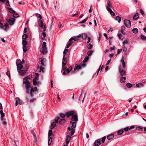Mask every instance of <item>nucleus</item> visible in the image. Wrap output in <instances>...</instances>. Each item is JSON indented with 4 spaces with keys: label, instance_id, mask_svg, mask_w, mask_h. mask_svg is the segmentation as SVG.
<instances>
[{
    "label": "nucleus",
    "instance_id": "59",
    "mask_svg": "<svg viewBox=\"0 0 146 146\" xmlns=\"http://www.w3.org/2000/svg\"><path fill=\"white\" fill-rule=\"evenodd\" d=\"M13 16L15 18L18 17H19V15L17 13H14V14L13 15Z\"/></svg>",
    "mask_w": 146,
    "mask_h": 146
},
{
    "label": "nucleus",
    "instance_id": "51",
    "mask_svg": "<svg viewBox=\"0 0 146 146\" xmlns=\"http://www.w3.org/2000/svg\"><path fill=\"white\" fill-rule=\"evenodd\" d=\"M37 82L36 80L35 79H33V84L34 86H36L37 85Z\"/></svg>",
    "mask_w": 146,
    "mask_h": 146
},
{
    "label": "nucleus",
    "instance_id": "40",
    "mask_svg": "<svg viewBox=\"0 0 146 146\" xmlns=\"http://www.w3.org/2000/svg\"><path fill=\"white\" fill-rule=\"evenodd\" d=\"M9 11L11 13H15V11L13 10L12 8H9Z\"/></svg>",
    "mask_w": 146,
    "mask_h": 146
},
{
    "label": "nucleus",
    "instance_id": "56",
    "mask_svg": "<svg viewBox=\"0 0 146 146\" xmlns=\"http://www.w3.org/2000/svg\"><path fill=\"white\" fill-rule=\"evenodd\" d=\"M106 139V137L104 136L102 138V143H104Z\"/></svg>",
    "mask_w": 146,
    "mask_h": 146
},
{
    "label": "nucleus",
    "instance_id": "1",
    "mask_svg": "<svg viewBox=\"0 0 146 146\" xmlns=\"http://www.w3.org/2000/svg\"><path fill=\"white\" fill-rule=\"evenodd\" d=\"M32 77V75H30L29 76L25 77L23 79V84H25V83H28L29 82V84H30V82L29 80H27V79H30Z\"/></svg>",
    "mask_w": 146,
    "mask_h": 146
},
{
    "label": "nucleus",
    "instance_id": "32",
    "mask_svg": "<svg viewBox=\"0 0 146 146\" xmlns=\"http://www.w3.org/2000/svg\"><path fill=\"white\" fill-rule=\"evenodd\" d=\"M28 37V35L26 34H24L22 36V38L24 40L26 39Z\"/></svg>",
    "mask_w": 146,
    "mask_h": 146
},
{
    "label": "nucleus",
    "instance_id": "24",
    "mask_svg": "<svg viewBox=\"0 0 146 146\" xmlns=\"http://www.w3.org/2000/svg\"><path fill=\"white\" fill-rule=\"evenodd\" d=\"M136 86L137 88H139L140 87H143L144 86V85L142 83H139L136 84Z\"/></svg>",
    "mask_w": 146,
    "mask_h": 146
},
{
    "label": "nucleus",
    "instance_id": "48",
    "mask_svg": "<svg viewBox=\"0 0 146 146\" xmlns=\"http://www.w3.org/2000/svg\"><path fill=\"white\" fill-rule=\"evenodd\" d=\"M35 79L38 80V73H36L35 75Z\"/></svg>",
    "mask_w": 146,
    "mask_h": 146
},
{
    "label": "nucleus",
    "instance_id": "36",
    "mask_svg": "<svg viewBox=\"0 0 146 146\" xmlns=\"http://www.w3.org/2000/svg\"><path fill=\"white\" fill-rule=\"evenodd\" d=\"M52 137H49L48 138V145H50L52 143Z\"/></svg>",
    "mask_w": 146,
    "mask_h": 146
},
{
    "label": "nucleus",
    "instance_id": "17",
    "mask_svg": "<svg viewBox=\"0 0 146 146\" xmlns=\"http://www.w3.org/2000/svg\"><path fill=\"white\" fill-rule=\"evenodd\" d=\"M126 79V78L124 77H121L120 79V82L121 83L123 82L124 83L125 82V80Z\"/></svg>",
    "mask_w": 146,
    "mask_h": 146
},
{
    "label": "nucleus",
    "instance_id": "37",
    "mask_svg": "<svg viewBox=\"0 0 146 146\" xmlns=\"http://www.w3.org/2000/svg\"><path fill=\"white\" fill-rule=\"evenodd\" d=\"M140 37L142 40H146V36L144 35H141Z\"/></svg>",
    "mask_w": 146,
    "mask_h": 146
},
{
    "label": "nucleus",
    "instance_id": "9",
    "mask_svg": "<svg viewBox=\"0 0 146 146\" xmlns=\"http://www.w3.org/2000/svg\"><path fill=\"white\" fill-rule=\"evenodd\" d=\"M74 114V112L73 111L70 112H67L66 113V115L68 117H69L73 115Z\"/></svg>",
    "mask_w": 146,
    "mask_h": 146
},
{
    "label": "nucleus",
    "instance_id": "19",
    "mask_svg": "<svg viewBox=\"0 0 146 146\" xmlns=\"http://www.w3.org/2000/svg\"><path fill=\"white\" fill-rule=\"evenodd\" d=\"M71 139V137L70 135H67L66 138V144H68Z\"/></svg>",
    "mask_w": 146,
    "mask_h": 146
},
{
    "label": "nucleus",
    "instance_id": "35",
    "mask_svg": "<svg viewBox=\"0 0 146 146\" xmlns=\"http://www.w3.org/2000/svg\"><path fill=\"white\" fill-rule=\"evenodd\" d=\"M56 126V124L55 123L53 122L51 125V129H53Z\"/></svg>",
    "mask_w": 146,
    "mask_h": 146
},
{
    "label": "nucleus",
    "instance_id": "62",
    "mask_svg": "<svg viewBox=\"0 0 146 146\" xmlns=\"http://www.w3.org/2000/svg\"><path fill=\"white\" fill-rule=\"evenodd\" d=\"M60 117L62 118H64L65 116V115L62 113H60Z\"/></svg>",
    "mask_w": 146,
    "mask_h": 146
},
{
    "label": "nucleus",
    "instance_id": "11",
    "mask_svg": "<svg viewBox=\"0 0 146 146\" xmlns=\"http://www.w3.org/2000/svg\"><path fill=\"white\" fill-rule=\"evenodd\" d=\"M16 64L17 66V70H20L22 69L23 66L22 64L20 63L18 64L17 63H16Z\"/></svg>",
    "mask_w": 146,
    "mask_h": 146
},
{
    "label": "nucleus",
    "instance_id": "29",
    "mask_svg": "<svg viewBox=\"0 0 146 146\" xmlns=\"http://www.w3.org/2000/svg\"><path fill=\"white\" fill-rule=\"evenodd\" d=\"M121 19V18L118 16H117L115 18L116 20L119 23H120Z\"/></svg>",
    "mask_w": 146,
    "mask_h": 146
},
{
    "label": "nucleus",
    "instance_id": "47",
    "mask_svg": "<svg viewBox=\"0 0 146 146\" xmlns=\"http://www.w3.org/2000/svg\"><path fill=\"white\" fill-rule=\"evenodd\" d=\"M44 59L43 58L41 59V64L43 66H45V65L44 64L45 62L44 61Z\"/></svg>",
    "mask_w": 146,
    "mask_h": 146
},
{
    "label": "nucleus",
    "instance_id": "30",
    "mask_svg": "<svg viewBox=\"0 0 146 146\" xmlns=\"http://www.w3.org/2000/svg\"><path fill=\"white\" fill-rule=\"evenodd\" d=\"M19 98L18 97H17L15 98L16 102L15 103V106H17L18 104V102H19Z\"/></svg>",
    "mask_w": 146,
    "mask_h": 146
},
{
    "label": "nucleus",
    "instance_id": "7",
    "mask_svg": "<svg viewBox=\"0 0 146 146\" xmlns=\"http://www.w3.org/2000/svg\"><path fill=\"white\" fill-rule=\"evenodd\" d=\"M101 144V139H99L96 141L94 143V146H99Z\"/></svg>",
    "mask_w": 146,
    "mask_h": 146
},
{
    "label": "nucleus",
    "instance_id": "33",
    "mask_svg": "<svg viewBox=\"0 0 146 146\" xmlns=\"http://www.w3.org/2000/svg\"><path fill=\"white\" fill-rule=\"evenodd\" d=\"M110 13V14L112 16H114L115 14L114 13L113 11L111 9H109L108 11Z\"/></svg>",
    "mask_w": 146,
    "mask_h": 146
},
{
    "label": "nucleus",
    "instance_id": "54",
    "mask_svg": "<svg viewBox=\"0 0 146 146\" xmlns=\"http://www.w3.org/2000/svg\"><path fill=\"white\" fill-rule=\"evenodd\" d=\"M88 19V17H87L86 18L84 19L83 20V21L80 23V24H82V23H85L86 21Z\"/></svg>",
    "mask_w": 146,
    "mask_h": 146
},
{
    "label": "nucleus",
    "instance_id": "43",
    "mask_svg": "<svg viewBox=\"0 0 146 146\" xmlns=\"http://www.w3.org/2000/svg\"><path fill=\"white\" fill-rule=\"evenodd\" d=\"M69 42L70 43H69L66 46V48H68L72 43V41L70 40V41Z\"/></svg>",
    "mask_w": 146,
    "mask_h": 146
},
{
    "label": "nucleus",
    "instance_id": "3",
    "mask_svg": "<svg viewBox=\"0 0 146 146\" xmlns=\"http://www.w3.org/2000/svg\"><path fill=\"white\" fill-rule=\"evenodd\" d=\"M66 69V68H64H64L63 70H64V72L63 73V74L64 75H66L69 73L72 70V67L70 66L68 68L66 69Z\"/></svg>",
    "mask_w": 146,
    "mask_h": 146
},
{
    "label": "nucleus",
    "instance_id": "2",
    "mask_svg": "<svg viewBox=\"0 0 146 146\" xmlns=\"http://www.w3.org/2000/svg\"><path fill=\"white\" fill-rule=\"evenodd\" d=\"M68 131L69 135L72 136L75 133V130L74 129L72 128V127H69L68 128Z\"/></svg>",
    "mask_w": 146,
    "mask_h": 146
},
{
    "label": "nucleus",
    "instance_id": "53",
    "mask_svg": "<svg viewBox=\"0 0 146 146\" xmlns=\"http://www.w3.org/2000/svg\"><path fill=\"white\" fill-rule=\"evenodd\" d=\"M68 50L67 49H65L64 50V51L63 52V54L64 55H66V54L68 52Z\"/></svg>",
    "mask_w": 146,
    "mask_h": 146
},
{
    "label": "nucleus",
    "instance_id": "49",
    "mask_svg": "<svg viewBox=\"0 0 146 146\" xmlns=\"http://www.w3.org/2000/svg\"><path fill=\"white\" fill-rule=\"evenodd\" d=\"M27 44V42L25 40H23L22 41V44L23 46L26 45Z\"/></svg>",
    "mask_w": 146,
    "mask_h": 146
},
{
    "label": "nucleus",
    "instance_id": "34",
    "mask_svg": "<svg viewBox=\"0 0 146 146\" xmlns=\"http://www.w3.org/2000/svg\"><path fill=\"white\" fill-rule=\"evenodd\" d=\"M132 31L134 33L136 34L138 32V29L136 28H134L133 29Z\"/></svg>",
    "mask_w": 146,
    "mask_h": 146
},
{
    "label": "nucleus",
    "instance_id": "45",
    "mask_svg": "<svg viewBox=\"0 0 146 146\" xmlns=\"http://www.w3.org/2000/svg\"><path fill=\"white\" fill-rule=\"evenodd\" d=\"M46 43L45 42H44L42 45V48H46Z\"/></svg>",
    "mask_w": 146,
    "mask_h": 146
},
{
    "label": "nucleus",
    "instance_id": "28",
    "mask_svg": "<svg viewBox=\"0 0 146 146\" xmlns=\"http://www.w3.org/2000/svg\"><path fill=\"white\" fill-rule=\"evenodd\" d=\"M87 37V35L85 33L82 34V37L83 39L85 40Z\"/></svg>",
    "mask_w": 146,
    "mask_h": 146
},
{
    "label": "nucleus",
    "instance_id": "8",
    "mask_svg": "<svg viewBox=\"0 0 146 146\" xmlns=\"http://www.w3.org/2000/svg\"><path fill=\"white\" fill-rule=\"evenodd\" d=\"M36 91L35 90V89L33 88H31L30 90V95L31 96L33 97V96L34 94H37Z\"/></svg>",
    "mask_w": 146,
    "mask_h": 146
},
{
    "label": "nucleus",
    "instance_id": "27",
    "mask_svg": "<svg viewBox=\"0 0 146 146\" xmlns=\"http://www.w3.org/2000/svg\"><path fill=\"white\" fill-rule=\"evenodd\" d=\"M65 122V120L64 119H62L59 120V123L60 124H62L64 123Z\"/></svg>",
    "mask_w": 146,
    "mask_h": 146
},
{
    "label": "nucleus",
    "instance_id": "5",
    "mask_svg": "<svg viewBox=\"0 0 146 146\" xmlns=\"http://www.w3.org/2000/svg\"><path fill=\"white\" fill-rule=\"evenodd\" d=\"M24 84H25V87L26 88V93L27 94H29L30 88L31 87L30 85V84H29L28 82V83H25Z\"/></svg>",
    "mask_w": 146,
    "mask_h": 146
},
{
    "label": "nucleus",
    "instance_id": "10",
    "mask_svg": "<svg viewBox=\"0 0 146 146\" xmlns=\"http://www.w3.org/2000/svg\"><path fill=\"white\" fill-rule=\"evenodd\" d=\"M71 119L72 121H77L78 120V119L76 114L73 115Z\"/></svg>",
    "mask_w": 146,
    "mask_h": 146
},
{
    "label": "nucleus",
    "instance_id": "21",
    "mask_svg": "<svg viewBox=\"0 0 146 146\" xmlns=\"http://www.w3.org/2000/svg\"><path fill=\"white\" fill-rule=\"evenodd\" d=\"M125 27L124 26H122L121 27V33L123 35H125V33H124L123 31L125 30Z\"/></svg>",
    "mask_w": 146,
    "mask_h": 146
},
{
    "label": "nucleus",
    "instance_id": "52",
    "mask_svg": "<svg viewBox=\"0 0 146 146\" xmlns=\"http://www.w3.org/2000/svg\"><path fill=\"white\" fill-rule=\"evenodd\" d=\"M93 53V51L92 50H90L87 52V55L88 56H91Z\"/></svg>",
    "mask_w": 146,
    "mask_h": 146
},
{
    "label": "nucleus",
    "instance_id": "6",
    "mask_svg": "<svg viewBox=\"0 0 146 146\" xmlns=\"http://www.w3.org/2000/svg\"><path fill=\"white\" fill-rule=\"evenodd\" d=\"M15 19L13 18H11L9 19L8 22L10 25H13L15 21Z\"/></svg>",
    "mask_w": 146,
    "mask_h": 146
},
{
    "label": "nucleus",
    "instance_id": "61",
    "mask_svg": "<svg viewBox=\"0 0 146 146\" xmlns=\"http://www.w3.org/2000/svg\"><path fill=\"white\" fill-rule=\"evenodd\" d=\"M19 104L21 105L23 104L24 103V102L23 101V100H21L20 98H19Z\"/></svg>",
    "mask_w": 146,
    "mask_h": 146
},
{
    "label": "nucleus",
    "instance_id": "26",
    "mask_svg": "<svg viewBox=\"0 0 146 146\" xmlns=\"http://www.w3.org/2000/svg\"><path fill=\"white\" fill-rule=\"evenodd\" d=\"M78 39L76 37H72L69 40V41H70V40L71 41V40H74L75 41H77L78 40Z\"/></svg>",
    "mask_w": 146,
    "mask_h": 146
},
{
    "label": "nucleus",
    "instance_id": "46",
    "mask_svg": "<svg viewBox=\"0 0 146 146\" xmlns=\"http://www.w3.org/2000/svg\"><path fill=\"white\" fill-rule=\"evenodd\" d=\"M126 86L128 88H131L132 87V85L130 83H127L126 84Z\"/></svg>",
    "mask_w": 146,
    "mask_h": 146
},
{
    "label": "nucleus",
    "instance_id": "41",
    "mask_svg": "<svg viewBox=\"0 0 146 146\" xmlns=\"http://www.w3.org/2000/svg\"><path fill=\"white\" fill-rule=\"evenodd\" d=\"M120 72V73L121 75L122 76H124L125 74V72L123 70H122Z\"/></svg>",
    "mask_w": 146,
    "mask_h": 146
},
{
    "label": "nucleus",
    "instance_id": "50",
    "mask_svg": "<svg viewBox=\"0 0 146 146\" xmlns=\"http://www.w3.org/2000/svg\"><path fill=\"white\" fill-rule=\"evenodd\" d=\"M104 65H102V66H101V65L98 70V73L99 72L100 70V71H101L102 70V69L104 68Z\"/></svg>",
    "mask_w": 146,
    "mask_h": 146
},
{
    "label": "nucleus",
    "instance_id": "63",
    "mask_svg": "<svg viewBox=\"0 0 146 146\" xmlns=\"http://www.w3.org/2000/svg\"><path fill=\"white\" fill-rule=\"evenodd\" d=\"M42 66H40V67L38 66V72H41L42 71Z\"/></svg>",
    "mask_w": 146,
    "mask_h": 146
},
{
    "label": "nucleus",
    "instance_id": "58",
    "mask_svg": "<svg viewBox=\"0 0 146 146\" xmlns=\"http://www.w3.org/2000/svg\"><path fill=\"white\" fill-rule=\"evenodd\" d=\"M31 133H32L34 136V137L35 138V139H36V136L35 134V133H34V131L33 130H31Z\"/></svg>",
    "mask_w": 146,
    "mask_h": 146
},
{
    "label": "nucleus",
    "instance_id": "20",
    "mask_svg": "<svg viewBox=\"0 0 146 146\" xmlns=\"http://www.w3.org/2000/svg\"><path fill=\"white\" fill-rule=\"evenodd\" d=\"M123 129H121L117 131V134L118 135H121L123 133Z\"/></svg>",
    "mask_w": 146,
    "mask_h": 146
},
{
    "label": "nucleus",
    "instance_id": "23",
    "mask_svg": "<svg viewBox=\"0 0 146 146\" xmlns=\"http://www.w3.org/2000/svg\"><path fill=\"white\" fill-rule=\"evenodd\" d=\"M67 60H62V67L64 68V66L66 64Z\"/></svg>",
    "mask_w": 146,
    "mask_h": 146
},
{
    "label": "nucleus",
    "instance_id": "18",
    "mask_svg": "<svg viewBox=\"0 0 146 146\" xmlns=\"http://www.w3.org/2000/svg\"><path fill=\"white\" fill-rule=\"evenodd\" d=\"M70 123L72 124V126L71 127H72V128L74 129L76 127V123L75 122H72V121H70Z\"/></svg>",
    "mask_w": 146,
    "mask_h": 146
},
{
    "label": "nucleus",
    "instance_id": "4",
    "mask_svg": "<svg viewBox=\"0 0 146 146\" xmlns=\"http://www.w3.org/2000/svg\"><path fill=\"white\" fill-rule=\"evenodd\" d=\"M124 23L125 25L128 28L131 27V22L128 20L125 19L124 21Z\"/></svg>",
    "mask_w": 146,
    "mask_h": 146
},
{
    "label": "nucleus",
    "instance_id": "38",
    "mask_svg": "<svg viewBox=\"0 0 146 146\" xmlns=\"http://www.w3.org/2000/svg\"><path fill=\"white\" fill-rule=\"evenodd\" d=\"M23 50L24 52H25L27 50L26 45H24L23 46Z\"/></svg>",
    "mask_w": 146,
    "mask_h": 146
},
{
    "label": "nucleus",
    "instance_id": "57",
    "mask_svg": "<svg viewBox=\"0 0 146 146\" xmlns=\"http://www.w3.org/2000/svg\"><path fill=\"white\" fill-rule=\"evenodd\" d=\"M60 118V117H56L55 120V121L56 123H58V120Z\"/></svg>",
    "mask_w": 146,
    "mask_h": 146
},
{
    "label": "nucleus",
    "instance_id": "39",
    "mask_svg": "<svg viewBox=\"0 0 146 146\" xmlns=\"http://www.w3.org/2000/svg\"><path fill=\"white\" fill-rule=\"evenodd\" d=\"M111 5L108 4L106 6V9L108 11L111 9Z\"/></svg>",
    "mask_w": 146,
    "mask_h": 146
},
{
    "label": "nucleus",
    "instance_id": "44",
    "mask_svg": "<svg viewBox=\"0 0 146 146\" xmlns=\"http://www.w3.org/2000/svg\"><path fill=\"white\" fill-rule=\"evenodd\" d=\"M92 46L93 45L91 44L90 43L87 46V48L89 49L90 50L92 48Z\"/></svg>",
    "mask_w": 146,
    "mask_h": 146
},
{
    "label": "nucleus",
    "instance_id": "60",
    "mask_svg": "<svg viewBox=\"0 0 146 146\" xmlns=\"http://www.w3.org/2000/svg\"><path fill=\"white\" fill-rule=\"evenodd\" d=\"M42 35L43 36V38H42V39L43 40L44 39V38H45V37L46 36V34L44 32L42 33Z\"/></svg>",
    "mask_w": 146,
    "mask_h": 146
},
{
    "label": "nucleus",
    "instance_id": "42",
    "mask_svg": "<svg viewBox=\"0 0 146 146\" xmlns=\"http://www.w3.org/2000/svg\"><path fill=\"white\" fill-rule=\"evenodd\" d=\"M136 129L138 130H142L143 127L141 126H139L136 127Z\"/></svg>",
    "mask_w": 146,
    "mask_h": 146
},
{
    "label": "nucleus",
    "instance_id": "16",
    "mask_svg": "<svg viewBox=\"0 0 146 146\" xmlns=\"http://www.w3.org/2000/svg\"><path fill=\"white\" fill-rule=\"evenodd\" d=\"M5 1H6V5L7 6L10 7V5H9V1L8 0H0V1H1V2L3 3H4L5 2Z\"/></svg>",
    "mask_w": 146,
    "mask_h": 146
},
{
    "label": "nucleus",
    "instance_id": "13",
    "mask_svg": "<svg viewBox=\"0 0 146 146\" xmlns=\"http://www.w3.org/2000/svg\"><path fill=\"white\" fill-rule=\"evenodd\" d=\"M139 17V14L138 13H136L133 16V19L134 20H137Z\"/></svg>",
    "mask_w": 146,
    "mask_h": 146
},
{
    "label": "nucleus",
    "instance_id": "22",
    "mask_svg": "<svg viewBox=\"0 0 146 146\" xmlns=\"http://www.w3.org/2000/svg\"><path fill=\"white\" fill-rule=\"evenodd\" d=\"M47 52V48H43V50H42V53L44 54H46Z\"/></svg>",
    "mask_w": 146,
    "mask_h": 146
},
{
    "label": "nucleus",
    "instance_id": "55",
    "mask_svg": "<svg viewBox=\"0 0 146 146\" xmlns=\"http://www.w3.org/2000/svg\"><path fill=\"white\" fill-rule=\"evenodd\" d=\"M0 113L1 115V116H4L5 113H3L2 110H1L0 111Z\"/></svg>",
    "mask_w": 146,
    "mask_h": 146
},
{
    "label": "nucleus",
    "instance_id": "25",
    "mask_svg": "<svg viewBox=\"0 0 146 146\" xmlns=\"http://www.w3.org/2000/svg\"><path fill=\"white\" fill-rule=\"evenodd\" d=\"M9 24L7 23H6L3 27V29L5 31L7 30V29L9 28Z\"/></svg>",
    "mask_w": 146,
    "mask_h": 146
},
{
    "label": "nucleus",
    "instance_id": "15",
    "mask_svg": "<svg viewBox=\"0 0 146 146\" xmlns=\"http://www.w3.org/2000/svg\"><path fill=\"white\" fill-rule=\"evenodd\" d=\"M114 137V135L113 134H111L108 136L107 137V138L108 140H109L113 139Z\"/></svg>",
    "mask_w": 146,
    "mask_h": 146
},
{
    "label": "nucleus",
    "instance_id": "31",
    "mask_svg": "<svg viewBox=\"0 0 146 146\" xmlns=\"http://www.w3.org/2000/svg\"><path fill=\"white\" fill-rule=\"evenodd\" d=\"M89 57L88 56H86L85 57L84 60L83 61V63H85L87 62L88 60Z\"/></svg>",
    "mask_w": 146,
    "mask_h": 146
},
{
    "label": "nucleus",
    "instance_id": "12",
    "mask_svg": "<svg viewBox=\"0 0 146 146\" xmlns=\"http://www.w3.org/2000/svg\"><path fill=\"white\" fill-rule=\"evenodd\" d=\"M19 73L21 75L23 76L25 75L26 73V72L25 70H20L19 71Z\"/></svg>",
    "mask_w": 146,
    "mask_h": 146
},
{
    "label": "nucleus",
    "instance_id": "64",
    "mask_svg": "<svg viewBox=\"0 0 146 146\" xmlns=\"http://www.w3.org/2000/svg\"><path fill=\"white\" fill-rule=\"evenodd\" d=\"M36 15L40 19H41L42 18V16L41 15L38 13H36Z\"/></svg>",
    "mask_w": 146,
    "mask_h": 146
},
{
    "label": "nucleus",
    "instance_id": "14",
    "mask_svg": "<svg viewBox=\"0 0 146 146\" xmlns=\"http://www.w3.org/2000/svg\"><path fill=\"white\" fill-rule=\"evenodd\" d=\"M38 24L39 26L41 28H42L43 27V24L42 21L40 20H39L38 21Z\"/></svg>",
    "mask_w": 146,
    "mask_h": 146
}]
</instances>
